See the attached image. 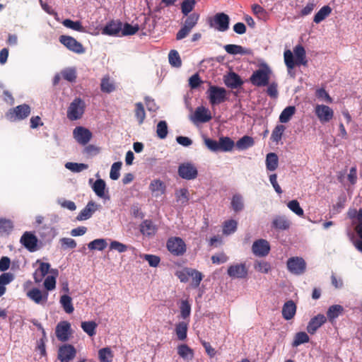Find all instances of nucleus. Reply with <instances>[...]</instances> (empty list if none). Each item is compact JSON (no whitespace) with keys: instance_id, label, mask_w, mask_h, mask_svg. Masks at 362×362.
I'll return each instance as SVG.
<instances>
[{"instance_id":"1","label":"nucleus","mask_w":362,"mask_h":362,"mask_svg":"<svg viewBox=\"0 0 362 362\" xmlns=\"http://www.w3.org/2000/svg\"><path fill=\"white\" fill-rule=\"evenodd\" d=\"M284 63L288 71L300 65L307 66L306 52L301 45H298L293 48V52L286 49L284 52Z\"/></svg>"},{"instance_id":"2","label":"nucleus","mask_w":362,"mask_h":362,"mask_svg":"<svg viewBox=\"0 0 362 362\" xmlns=\"http://www.w3.org/2000/svg\"><path fill=\"white\" fill-rule=\"evenodd\" d=\"M85 109V101L80 98H76L67 108L66 117L71 121L78 120L83 117Z\"/></svg>"},{"instance_id":"3","label":"nucleus","mask_w":362,"mask_h":362,"mask_svg":"<svg viewBox=\"0 0 362 362\" xmlns=\"http://www.w3.org/2000/svg\"><path fill=\"white\" fill-rule=\"evenodd\" d=\"M271 70L267 66L255 71L250 78L251 83L257 87L269 85Z\"/></svg>"},{"instance_id":"4","label":"nucleus","mask_w":362,"mask_h":362,"mask_svg":"<svg viewBox=\"0 0 362 362\" xmlns=\"http://www.w3.org/2000/svg\"><path fill=\"white\" fill-rule=\"evenodd\" d=\"M30 112L31 108L30 105L22 104L11 108L6 113V117L11 122L23 120L30 115Z\"/></svg>"},{"instance_id":"5","label":"nucleus","mask_w":362,"mask_h":362,"mask_svg":"<svg viewBox=\"0 0 362 362\" xmlns=\"http://www.w3.org/2000/svg\"><path fill=\"white\" fill-rule=\"evenodd\" d=\"M206 93L211 105H218L227 100V91L223 87L210 86Z\"/></svg>"},{"instance_id":"6","label":"nucleus","mask_w":362,"mask_h":362,"mask_svg":"<svg viewBox=\"0 0 362 362\" xmlns=\"http://www.w3.org/2000/svg\"><path fill=\"white\" fill-rule=\"evenodd\" d=\"M76 349L70 344H63L57 351V359L60 362H71L76 356Z\"/></svg>"},{"instance_id":"7","label":"nucleus","mask_w":362,"mask_h":362,"mask_svg":"<svg viewBox=\"0 0 362 362\" xmlns=\"http://www.w3.org/2000/svg\"><path fill=\"white\" fill-rule=\"evenodd\" d=\"M168 251L175 256H182L186 252V245L183 240L178 237L170 238L167 241Z\"/></svg>"},{"instance_id":"8","label":"nucleus","mask_w":362,"mask_h":362,"mask_svg":"<svg viewBox=\"0 0 362 362\" xmlns=\"http://www.w3.org/2000/svg\"><path fill=\"white\" fill-rule=\"evenodd\" d=\"M230 18L224 13H217L210 20V26L220 32H225L229 28Z\"/></svg>"},{"instance_id":"9","label":"nucleus","mask_w":362,"mask_h":362,"mask_svg":"<svg viewBox=\"0 0 362 362\" xmlns=\"http://www.w3.org/2000/svg\"><path fill=\"white\" fill-rule=\"evenodd\" d=\"M59 40L69 50L74 53L83 54L85 52L83 45L71 36L63 35L59 37Z\"/></svg>"},{"instance_id":"10","label":"nucleus","mask_w":362,"mask_h":362,"mask_svg":"<svg viewBox=\"0 0 362 362\" xmlns=\"http://www.w3.org/2000/svg\"><path fill=\"white\" fill-rule=\"evenodd\" d=\"M287 268L296 275L303 274L306 269V263L302 257H293L287 260Z\"/></svg>"},{"instance_id":"11","label":"nucleus","mask_w":362,"mask_h":362,"mask_svg":"<svg viewBox=\"0 0 362 362\" xmlns=\"http://www.w3.org/2000/svg\"><path fill=\"white\" fill-rule=\"evenodd\" d=\"M177 172L180 177L187 180H194L198 175V170L196 166L189 162L180 164Z\"/></svg>"},{"instance_id":"12","label":"nucleus","mask_w":362,"mask_h":362,"mask_svg":"<svg viewBox=\"0 0 362 362\" xmlns=\"http://www.w3.org/2000/svg\"><path fill=\"white\" fill-rule=\"evenodd\" d=\"M314 112L322 124L329 122L334 117L333 110L325 105H316Z\"/></svg>"},{"instance_id":"13","label":"nucleus","mask_w":362,"mask_h":362,"mask_svg":"<svg viewBox=\"0 0 362 362\" xmlns=\"http://www.w3.org/2000/svg\"><path fill=\"white\" fill-rule=\"evenodd\" d=\"M55 334L60 341H67L71 335L70 323L66 321L60 322L56 327Z\"/></svg>"},{"instance_id":"14","label":"nucleus","mask_w":362,"mask_h":362,"mask_svg":"<svg viewBox=\"0 0 362 362\" xmlns=\"http://www.w3.org/2000/svg\"><path fill=\"white\" fill-rule=\"evenodd\" d=\"M227 273L233 279H245L248 274V270L245 263H240L228 267Z\"/></svg>"},{"instance_id":"15","label":"nucleus","mask_w":362,"mask_h":362,"mask_svg":"<svg viewBox=\"0 0 362 362\" xmlns=\"http://www.w3.org/2000/svg\"><path fill=\"white\" fill-rule=\"evenodd\" d=\"M73 135L76 141L83 146H86L92 138L91 132L83 127H76L73 131Z\"/></svg>"},{"instance_id":"16","label":"nucleus","mask_w":362,"mask_h":362,"mask_svg":"<svg viewBox=\"0 0 362 362\" xmlns=\"http://www.w3.org/2000/svg\"><path fill=\"white\" fill-rule=\"evenodd\" d=\"M252 251L257 257H265L270 251V245L264 239H259L252 244Z\"/></svg>"},{"instance_id":"17","label":"nucleus","mask_w":362,"mask_h":362,"mask_svg":"<svg viewBox=\"0 0 362 362\" xmlns=\"http://www.w3.org/2000/svg\"><path fill=\"white\" fill-rule=\"evenodd\" d=\"M20 242L30 252H34L37 249V238L30 232H25L21 236Z\"/></svg>"},{"instance_id":"18","label":"nucleus","mask_w":362,"mask_h":362,"mask_svg":"<svg viewBox=\"0 0 362 362\" xmlns=\"http://www.w3.org/2000/svg\"><path fill=\"white\" fill-rule=\"evenodd\" d=\"M122 23L119 21H110L103 29L102 33L107 35H118L122 33Z\"/></svg>"},{"instance_id":"19","label":"nucleus","mask_w":362,"mask_h":362,"mask_svg":"<svg viewBox=\"0 0 362 362\" xmlns=\"http://www.w3.org/2000/svg\"><path fill=\"white\" fill-rule=\"evenodd\" d=\"M97 209L98 205L93 201H90L76 216V219L78 221L87 220L93 216Z\"/></svg>"},{"instance_id":"20","label":"nucleus","mask_w":362,"mask_h":362,"mask_svg":"<svg viewBox=\"0 0 362 362\" xmlns=\"http://www.w3.org/2000/svg\"><path fill=\"white\" fill-rule=\"evenodd\" d=\"M226 86L232 89L240 87L243 84V81L238 74L235 72H230L224 78Z\"/></svg>"},{"instance_id":"21","label":"nucleus","mask_w":362,"mask_h":362,"mask_svg":"<svg viewBox=\"0 0 362 362\" xmlns=\"http://www.w3.org/2000/svg\"><path fill=\"white\" fill-rule=\"evenodd\" d=\"M28 296L36 303H44L47 300L48 293L42 292L37 288H33L30 290L28 293Z\"/></svg>"},{"instance_id":"22","label":"nucleus","mask_w":362,"mask_h":362,"mask_svg":"<svg viewBox=\"0 0 362 362\" xmlns=\"http://www.w3.org/2000/svg\"><path fill=\"white\" fill-rule=\"evenodd\" d=\"M272 227L276 230H285L290 228L289 220L284 216H276L272 221Z\"/></svg>"},{"instance_id":"23","label":"nucleus","mask_w":362,"mask_h":362,"mask_svg":"<svg viewBox=\"0 0 362 362\" xmlns=\"http://www.w3.org/2000/svg\"><path fill=\"white\" fill-rule=\"evenodd\" d=\"M194 119L204 123L211 119V115L207 109L204 107H199L194 112Z\"/></svg>"},{"instance_id":"24","label":"nucleus","mask_w":362,"mask_h":362,"mask_svg":"<svg viewBox=\"0 0 362 362\" xmlns=\"http://www.w3.org/2000/svg\"><path fill=\"white\" fill-rule=\"evenodd\" d=\"M156 230L157 228L151 220H144L140 225V231L144 235H154Z\"/></svg>"},{"instance_id":"25","label":"nucleus","mask_w":362,"mask_h":362,"mask_svg":"<svg viewBox=\"0 0 362 362\" xmlns=\"http://www.w3.org/2000/svg\"><path fill=\"white\" fill-rule=\"evenodd\" d=\"M100 90L105 93H110L116 90L115 83L110 79L108 75L101 79Z\"/></svg>"},{"instance_id":"26","label":"nucleus","mask_w":362,"mask_h":362,"mask_svg":"<svg viewBox=\"0 0 362 362\" xmlns=\"http://www.w3.org/2000/svg\"><path fill=\"white\" fill-rule=\"evenodd\" d=\"M50 264L47 262H42L40 264L39 268L35 271L34 274V279L35 282H40L42 279L49 272Z\"/></svg>"},{"instance_id":"27","label":"nucleus","mask_w":362,"mask_h":362,"mask_svg":"<svg viewBox=\"0 0 362 362\" xmlns=\"http://www.w3.org/2000/svg\"><path fill=\"white\" fill-rule=\"evenodd\" d=\"M279 158L275 153H269L266 156V168L269 171H274L278 168Z\"/></svg>"},{"instance_id":"28","label":"nucleus","mask_w":362,"mask_h":362,"mask_svg":"<svg viewBox=\"0 0 362 362\" xmlns=\"http://www.w3.org/2000/svg\"><path fill=\"white\" fill-rule=\"evenodd\" d=\"M13 228V223L10 219L0 218V235H8Z\"/></svg>"},{"instance_id":"29","label":"nucleus","mask_w":362,"mask_h":362,"mask_svg":"<svg viewBox=\"0 0 362 362\" xmlns=\"http://www.w3.org/2000/svg\"><path fill=\"white\" fill-rule=\"evenodd\" d=\"M231 208L235 212L241 211L244 209L243 197L240 194L233 196L230 202Z\"/></svg>"},{"instance_id":"30","label":"nucleus","mask_w":362,"mask_h":362,"mask_svg":"<svg viewBox=\"0 0 362 362\" xmlns=\"http://www.w3.org/2000/svg\"><path fill=\"white\" fill-rule=\"evenodd\" d=\"M332 13V8L329 6H322L313 18V21L315 23H320L324 21Z\"/></svg>"},{"instance_id":"31","label":"nucleus","mask_w":362,"mask_h":362,"mask_svg":"<svg viewBox=\"0 0 362 362\" xmlns=\"http://www.w3.org/2000/svg\"><path fill=\"white\" fill-rule=\"evenodd\" d=\"M327 318H311L307 326L308 333L313 334L325 322Z\"/></svg>"},{"instance_id":"32","label":"nucleus","mask_w":362,"mask_h":362,"mask_svg":"<svg viewBox=\"0 0 362 362\" xmlns=\"http://www.w3.org/2000/svg\"><path fill=\"white\" fill-rule=\"evenodd\" d=\"M105 182L102 179H98L94 182L92 188L98 197L100 198H105Z\"/></svg>"},{"instance_id":"33","label":"nucleus","mask_w":362,"mask_h":362,"mask_svg":"<svg viewBox=\"0 0 362 362\" xmlns=\"http://www.w3.org/2000/svg\"><path fill=\"white\" fill-rule=\"evenodd\" d=\"M178 355L185 360L192 359L194 356L193 350L187 344H180L177 346Z\"/></svg>"},{"instance_id":"34","label":"nucleus","mask_w":362,"mask_h":362,"mask_svg":"<svg viewBox=\"0 0 362 362\" xmlns=\"http://www.w3.org/2000/svg\"><path fill=\"white\" fill-rule=\"evenodd\" d=\"M149 189L152 193H156V196H158L164 194L165 185L160 180H153L149 185Z\"/></svg>"},{"instance_id":"35","label":"nucleus","mask_w":362,"mask_h":362,"mask_svg":"<svg viewBox=\"0 0 362 362\" xmlns=\"http://www.w3.org/2000/svg\"><path fill=\"white\" fill-rule=\"evenodd\" d=\"M296 312V305L293 300L285 303L282 308L283 317H294Z\"/></svg>"},{"instance_id":"36","label":"nucleus","mask_w":362,"mask_h":362,"mask_svg":"<svg viewBox=\"0 0 362 362\" xmlns=\"http://www.w3.org/2000/svg\"><path fill=\"white\" fill-rule=\"evenodd\" d=\"M296 109L295 106H288L286 107L281 113L279 116V121L281 123L288 122L291 117L296 113Z\"/></svg>"},{"instance_id":"37","label":"nucleus","mask_w":362,"mask_h":362,"mask_svg":"<svg viewBox=\"0 0 362 362\" xmlns=\"http://www.w3.org/2000/svg\"><path fill=\"white\" fill-rule=\"evenodd\" d=\"M218 146L219 151H230L234 146V141L228 136H223L219 139Z\"/></svg>"},{"instance_id":"38","label":"nucleus","mask_w":362,"mask_h":362,"mask_svg":"<svg viewBox=\"0 0 362 362\" xmlns=\"http://www.w3.org/2000/svg\"><path fill=\"white\" fill-rule=\"evenodd\" d=\"M255 144L254 139L250 136H244L236 142V147L240 150H245Z\"/></svg>"},{"instance_id":"39","label":"nucleus","mask_w":362,"mask_h":362,"mask_svg":"<svg viewBox=\"0 0 362 362\" xmlns=\"http://www.w3.org/2000/svg\"><path fill=\"white\" fill-rule=\"evenodd\" d=\"M188 325L185 322H179L175 326V333L179 340L183 341L187 338Z\"/></svg>"},{"instance_id":"40","label":"nucleus","mask_w":362,"mask_h":362,"mask_svg":"<svg viewBox=\"0 0 362 362\" xmlns=\"http://www.w3.org/2000/svg\"><path fill=\"white\" fill-rule=\"evenodd\" d=\"M237 227L238 222L235 220L226 221L223 224V233L226 235H230L236 231Z\"/></svg>"},{"instance_id":"41","label":"nucleus","mask_w":362,"mask_h":362,"mask_svg":"<svg viewBox=\"0 0 362 362\" xmlns=\"http://www.w3.org/2000/svg\"><path fill=\"white\" fill-rule=\"evenodd\" d=\"M176 201L182 205L187 204L189 201V191L186 188L177 189L175 193Z\"/></svg>"},{"instance_id":"42","label":"nucleus","mask_w":362,"mask_h":362,"mask_svg":"<svg viewBox=\"0 0 362 362\" xmlns=\"http://www.w3.org/2000/svg\"><path fill=\"white\" fill-rule=\"evenodd\" d=\"M285 129L286 127L283 124L276 125L272 131L270 139L272 141L278 144L281 140Z\"/></svg>"},{"instance_id":"43","label":"nucleus","mask_w":362,"mask_h":362,"mask_svg":"<svg viewBox=\"0 0 362 362\" xmlns=\"http://www.w3.org/2000/svg\"><path fill=\"white\" fill-rule=\"evenodd\" d=\"M309 336L305 332H300L296 334L293 338V341L291 344L293 347H297L302 344H305L309 341Z\"/></svg>"},{"instance_id":"44","label":"nucleus","mask_w":362,"mask_h":362,"mask_svg":"<svg viewBox=\"0 0 362 362\" xmlns=\"http://www.w3.org/2000/svg\"><path fill=\"white\" fill-rule=\"evenodd\" d=\"M169 63L172 66L179 68L182 65V60L177 51L173 49L168 54Z\"/></svg>"},{"instance_id":"45","label":"nucleus","mask_w":362,"mask_h":362,"mask_svg":"<svg viewBox=\"0 0 362 362\" xmlns=\"http://www.w3.org/2000/svg\"><path fill=\"white\" fill-rule=\"evenodd\" d=\"M134 114L139 124H143L146 118V112L144 105L141 102L135 104Z\"/></svg>"},{"instance_id":"46","label":"nucleus","mask_w":362,"mask_h":362,"mask_svg":"<svg viewBox=\"0 0 362 362\" xmlns=\"http://www.w3.org/2000/svg\"><path fill=\"white\" fill-rule=\"evenodd\" d=\"M97 326V323L94 321H85L81 323V328L90 337L95 334Z\"/></svg>"},{"instance_id":"47","label":"nucleus","mask_w":362,"mask_h":362,"mask_svg":"<svg viewBox=\"0 0 362 362\" xmlns=\"http://www.w3.org/2000/svg\"><path fill=\"white\" fill-rule=\"evenodd\" d=\"M98 356L100 362H112L113 354L109 347H105L99 350Z\"/></svg>"},{"instance_id":"48","label":"nucleus","mask_w":362,"mask_h":362,"mask_svg":"<svg viewBox=\"0 0 362 362\" xmlns=\"http://www.w3.org/2000/svg\"><path fill=\"white\" fill-rule=\"evenodd\" d=\"M189 277L192 278V287L196 288L199 287L201 281L203 279V274L195 269H191V273Z\"/></svg>"},{"instance_id":"49","label":"nucleus","mask_w":362,"mask_h":362,"mask_svg":"<svg viewBox=\"0 0 362 362\" xmlns=\"http://www.w3.org/2000/svg\"><path fill=\"white\" fill-rule=\"evenodd\" d=\"M199 18V15L197 13H192L189 15H187L183 26L191 31L192 29L197 25Z\"/></svg>"},{"instance_id":"50","label":"nucleus","mask_w":362,"mask_h":362,"mask_svg":"<svg viewBox=\"0 0 362 362\" xmlns=\"http://www.w3.org/2000/svg\"><path fill=\"white\" fill-rule=\"evenodd\" d=\"M62 24L70 29L78 32H84L85 28L80 21H73L71 19H65L63 21Z\"/></svg>"},{"instance_id":"51","label":"nucleus","mask_w":362,"mask_h":362,"mask_svg":"<svg viewBox=\"0 0 362 362\" xmlns=\"http://www.w3.org/2000/svg\"><path fill=\"white\" fill-rule=\"evenodd\" d=\"M226 52L230 54H245L246 53L245 49L238 45L228 44L224 46Z\"/></svg>"},{"instance_id":"52","label":"nucleus","mask_w":362,"mask_h":362,"mask_svg":"<svg viewBox=\"0 0 362 362\" xmlns=\"http://www.w3.org/2000/svg\"><path fill=\"white\" fill-rule=\"evenodd\" d=\"M60 303L67 314H71L74 311V307L71 302V298L67 295L61 297Z\"/></svg>"},{"instance_id":"53","label":"nucleus","mask_w":362,"mask_h":362,"mask_svg":"<svg viewBox=\"0 0 362 362\" xmlns=\"http://www.w3.org/2000/svg\"><path fill=\"white\" fill-rule=\"evenodd\" d=\"M88 247L90 250H103L107 247V242L105 239H95L91 241Z\"/></svg>"},{"instance_id":"54","label":"nucleus","mask_w":362,"mask_h":362,"mask_svg":"<svg viewBox=\"0 0 362 362\" xmlns=\"http://www.w3.org/2000/svg\"><path fill=\"white\" fill-rule=\"evenodd\" d=\"M139 30V25H132L128 23H125L122 27V36L132 35L135 34Z\"/></svg>"},{"instance_id":"55","label":"nucleus","mask_w":362,"mask_h":362,"mask_svg":"<svg viewBox=\"0 0 362 362\" xmlns=\"http://www.w3.org/2000/svg\"><path fill=\"white\" fill-rule=\"evenodd\" d=\"M63 78L69 82H74L76 79V71L74 68H67L62 71Z\"/></svg>"},{"instance_id":"56","label":"nucleus","mask_w":362,"mask_h":362,"mask_svg":"<svg viewBox=\"0 0 362 362\" xmlns=\"http://www.w3.org/2000/svg\"><path fill=\"white\" fill-rule=\"evenodd\" d=\"M168 125L165 121H160L156 127V134L158 138L163 139L168 135Z\"/></svg>"},{"instance_id":"57","label":"nucleus","mask_w":362,"mask_h":362,"mask_svg":"<svg viewBox=\"0 0 362 362\" xmlns=\"http://www.w3.org/2000/svg\"><path fill=\"white\" fill-rule=\"evenodd\" d=\"M254 268L259 272L267 274L271 270V265L266 261H256L254 264Z\"/></svg>"},{"instance_id":"58","label":"nucleus","mask_w":362,"mask_h":362,"mask_svg":"<svg viewBox=\"0 0 362 362\" xmlns=\"http://www.w3.org/2000/svg\"><path fill=\"white\" fill-rule=\"evenodd\" d=\"M252 10L253 13L261 20H266L268 16V13L266 10L259 4H253L252 6Z\"/></svg>"},{"instance_id":"59","label":"nucleus","mask_w":362,"mask_h":362,"mask_svg":"<svg viewBox=\"0 0 362 362\" xmlns=\"http://www.w3.org/2000/svg\"><path fill=\"white\" fill-rule=\"evenodd\" d=\"M287 206L296 215L299 216H303L304 215L303 209L300 207V204L297 200L290 201L288 203Z\"/></svg>"},{"instance_id":"60","label":"nucleus","mask_w":362,"mask_h":362,"mask_svg":"<svg viewBox=\"0 0 362 362\" xmlns=\"http://www.w3.org/2000/svg\"><path fill=\"white\" fill-rule=\"evenodd\" d=\"M191 269L192 268L185 267L182 270L177 271L175 272V276L180 279L181 282L186 283L189 280Z\"/></svg>"},{"instance_id":"61","label":"nucleus","mask_w":362,"mask_h":362,"mask_svg":"<svg viewBox=\"0 0 362 362\" xmlns=\"http://www.w3.org/2000/svg\"><path fill=\"white\" fill-rule=\"evenodd\" d=\"M195 4V0L183 1L181 5L182 13L185 16H187L194 9Z\"/></svg>"},{"instance_id":"62","label":"nucleus","mask_w":362,"mask_h":362,"mask_svg":"<svg viewBox=\"0 0 362 362\" xmlns=\"http://www.w3.org/2000/svg\"><path fill=\"white\" fill-rule=\"evenodd\" d=\"M344 308L340 305H334L329 308L327 317H338L343 315Z\"/></svg>"},{"instance_id":"63","label":"nucleus","mask_w":362,"mask_h":362,"mask_svg":"<svg viewBox=\"0 0 362 362\" xmlns=\"http://www.w3.org/2000/svg\"><path fill=\"white\" fill-rule=\"evenodd\" d=\"M122 162H115L112 165L110 173V177L113 180H117L119 177V170L122 167Z\"/></svg>"},{"instance_id":"64","label":"nucleus","mask_w":362,"mask_h":362,"mask_svg":"<svg viewBox=\"0 0 362 362\" xmlns=\"http://www.w3.org/2000/svg\"><path fill=\"white\" fill-rule=\"evenodd\" d=\"M65 167L73 172L78 173L83 170L87 169L88 166L87 164L84 163L69 162L66 163Z\"/></svg>"}]
</instances>
